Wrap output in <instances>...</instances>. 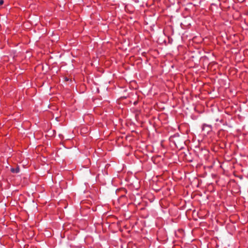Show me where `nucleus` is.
Masks as SVG:
<instances>
[{
  "label": "nucleus",
  "instance_id": "1",
  "mask_svg": "<svg viewBox=\"0 0 248 248\" xmlns=\"http://www.w3.org/2000/svg\"><path fill=\"white\" fill-rule=\"evenodd\" d=\"M11 171L13 173H18L19 172V169L17 167L16 169L12 168L11 170Z\"/></svg>",
  "mask_w": 248,
  "mask_h": 248
},
{
  "label": "nucleus",
  "instance_id": "2",
  "mask_svg": "<svg viewBox=\"0 0 248 248\" xmlns=\"http://www.w3.org/2000/svg\"><path fill=\"white\" fill-rule=\"evenodd\" d=\"M3 0H0V6L3 3Z\"/></svg>",
  "mask_w": 248,
  "mask_h": 248
}]
</instances>
